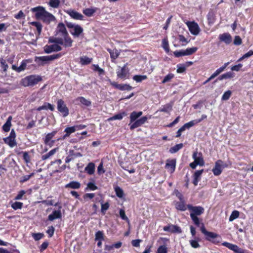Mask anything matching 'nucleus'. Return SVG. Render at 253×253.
Returning <instances> with one entry per match:
<instances>
[{
  "mask_svg": "<svg viewBox=\"0 0 253 253\" xmlns=\"http://www.w3.org/2000/svg\"><path fill=\"white\" fill-rule=\"evenodd\" d=\"M42 77L38 75L27 76L22 79L20 84L24 87H33L42 81Z\"/></svg>",
  "mask_w": 253,
  "mask_h": 253,
  "instance_id": "nucleus-1",
  "label": "nucleus"
},
{
  "mask_svg": "<svg viewBox=\"0 0 253 253\" xmlns=\"http://www.w3.org/2000/svg\"><path fill=\"white\" fill-rule=\"evenodd\" d=\"M50 42L56 43L60 45H63L65 47H70L72 46L73 41L67 35L63 37H55L50 38L49 40Z\"/></svg>",
  "mask_w": 253,
  "mask_h": 253,
  "instance_id": "nucleus-2",
  "label": "nucleus"
},
{
  "mask_svg": "<svg viewBox=\"0 0 253 253\" xmlns=\"http://www.w3.org/2000/svg\"><path fill=\"white\" fill-rule=\"evenodd\" d=\"M201 231L206 236L207 240L214 244H218L221 242V237L216 233L207 231L203 223H202Z\"/></svg>",
  "mask_w": 253,
  "mask_h": 253,
  "instance_id": "nucleus-3",
  "label": "nucleus"
},
{
  "mask_svg": "<svg viewBox=\"0 0 253 253\" xmlns=\"http://www.w3.org/2000/svg\"><path fill=\"white\" fill-rule=\"evenodd\" d=\"M227 167V165L221 160H218L215 163V166L212 171L215 176L220 175L223 168Z\"/></svg>",
  "mask_w": 253,
  "mask_h": 253,
  "instance_id": "nucleus-4",
  "label": "nucleus"
},
{
  "mask_svg": "<svg viewBox=\"0 0 253 253\" xmlns=\"http://www.w3.org/2000/svg\"><path fill=\"white\" fill-rule=\"evenodd\" d=\"M186 24L188 27L189 31L192 35L197 36L199 34L201 30L197 23L194 21H187Z\"/></svg>",
  "mask_w": 253,
  "mask_h": 253,
  "instance_id": "nucleus-5",
  "label": "nucleus"
},
{
  "mask_svg": "<svg viewBox=\"0 0 253 253\" xmlns=\"http://www.w3.org/2000/svg\"><path fill=\"white\" fill-rule=\"evenodd\" d=\"M119 68L117 71L118 77L123 80L127 79L129 77V69L127 67V65L125 64L123 67Z\"/></svg>",
  "mask_w": 253,
  "mask_h": 253,
  "instance_id": "nucleus-6",
  "label": "nucleus"
},
{
  "mask_svg": "<svg viewBox=\"0 0 253 253\" xmlns=\"http://www.w3.org/2000/svg\"><path fill=\"white\" fill-rule=\"evenodd\" d=\"M58 110L65 117L69 115V109L67 107L64 101L62 99H59L57 102Z\"/></svg>",
  "mask_w": 253,
  "mask_h": 253,
  "instance_id": "nucleus-7",
  "label": "nucleus"
},
{
  "mask_svg": "<svg viewBox=\"0 0 253 253\" xmlns=\"http://www.w3.org/2000/svg\"><path fill=\"white\" fill-rule=\"evenodd\" d=\"M68 35L65 25L62 23H60L58 24L56 30V37H63Z\"/></svg>",
  "mask_w": 253,
  "mask_h": 253,
  "instance_id": "nucleus-8",
  "label": "nucleus"
},
{
  "mask_svg": "<svg viewBox=\"0 0 253 253\" xmlns=\"http://www.w3.org/2000/svg\"><path fill=\"white\" fill-rule=\"evenodd\" d=\"M187 207L188 209L192 211L190 214H193L195 216L201 215L204 211V208L202 207H193L190 205H188Z\"/></svg>",
  "mask_w": 253,
  "mask_h": 253,
  "instance_id": "nucleus-9",
  "label": "nucleus"
},
{
  "mask_svg": "<svg viewBox=\"0 0 253 253\" xmlns=\"http://www.w3.org/2000/svg\"><path fill=\"white\" fill-rule=\"evenodd\" d=\"M192 158L194 160V162L200 166H203L204 165V161L202 155L201 153H198L196 151L193 153Z\"/></svg>",
  "mask_w": 253,
  "mask_h": 253,
  "instance_id": "nucleus-10",
  "label": "nucleus"
},
{
  "mask_svg": "<svg viewBox=\"0 0 253 253\" xmlns=\"http://www.w3.org/2000/svg\"><path fill=\"white\" fill-rule=\"evenodd\" d=\"M66 13L72 18L76 20H83L84 16L80 13L72 9L67 10Z\"/></svg>",
  "mask_w": 253,
  "mask_h": 253,
  "instance_id": "nucleus-11",
  "label": "nucleus"
},
{
  "mask_svg": "<svg viewBox=\"0 0 253 253\" xmlns=\"http://www.w3.org/2000/svg\"><path fill=\"white\" fill-rule=\"evenodd\" d=\"M78 127V126H73L66 127L64 130L66 132L65 134L62 137L58 138L57 141L65 139L67 137H68L71 133L75 132Z\"/></svg>",
  "mask_w": 253,
  "mask_h": 253,
  "instance_id": "nucleus-12",
  "label": "nucleus"
},
{
  "mask_svg": "<svg viewBox=\"0 0 253 253\" xmlns=\"http://www.w3.org/2000/svg\"><path fill=\"white\" fill-rule=\"evenodd\" d=\"M218 38L221 42H224L226 44H229L232 41L231 36L228 33L219 35Z\"/></svg>",
  "mask_w": 253,
  "mask_h": 253,
  "instance_id": "nucleus-13",
  "label": "nucleus"
},
{
  "mask_svg": "<svg viewBox=\"0 0 253 253\" xmlns=\"http://www.w3.org/2000/svg\"><path fill=\"white\" fill-rule=\"evenodd\" d=\"M31 11L35 12V16L37 19H40L42 18L45 11L44 8L42 6H38L31 9Z\"/></svg>",
  "mask_w": 253,
  "mask_h": 253,
  "instance_id": "nucleus-14",
  "label": "nucleus"
},
{
  "mask_svg": "<svg viewBox=\"0 0 253 253\" xmlns=\"http://www.w3.org/2000/svg\"><path fill=\"white\" fill-rule=\"evenodd\" d=\"M56 130L53 131L51 133H49L46 134L45 139H44V143L46 144L49 145L51 147L53 144L55 142V140L50 141L51 139L57 133Z\"/></svg>",
  "mask_w": 253,
  "mask_h": 253,
  "instance_id": "nucleus-15",
  "label": "nucleus"
},
{
  "mask_svg": "<svg viewBox=\"0 0 253 253\" xmlns=\"http://www.w3.org/2000/svg\"><path fill=\"white\" fill-rule=\"evenodd\" d=\"M176 166V160L174 159L168 160L167 161L165 168L170 173H172L175 170Z\"/></svg>",
  "mask_w": 253,
  "mask_h": 253,
  "instance_id": "nucleus-16",
  "label": "nucleus"
},
{
  "mask_svg": "<svg viewBox=\"0 0 253 253\" xmlns=\"http://www.w3.org/2000/svg\"><path fill=\"white\" fill-rule=\"evenodd\" d=\"M61 206L59 207V210L54 211L53 212L48 215V218L50 221H53L55 219L61 218L62 216L61 210Z\"/></svg>",
  "mask_w": 253,
  "mask_h": 253,
  "instance_id": "nucleus-17",
  "label": "nucleus"
},
{
  "mask_svg": "<svg viewBox=\"0 0 253 253\" xmlns=\"http://www.w3.org/2000/svg\"><path fill=\"white\" fill-rule=\"evenodd\" d=\"M164 230L165 231H169L172 233H181L180 228L177 225H171L166 226L164 227Z\"/></svg>",
  "mask_w": 253,
  "mask_h": 253,
  "instance_id": "nucleus-18",
  "label": "nucleus"
},
{
  "mask_svg": "<svg viewBox=\"0 0 253 253\" xmlns=\"http://www.w3.org/2000/svg\"><path fill=\"white\" fill-rule=\"evenodd\" d=\"M41 20L45 22L49 23L51 21H54L55 18L52 14L45 10Z\"/></svg>",
  "mask_w": 253,
  "mask_h": 253,
  "instance_id": "nucleus-19",
  "label": "nucleus"
},
{
  "mask_svg": "<svg viewBox=\"0 0 253 253\" xmlns=\"http://www.w3.org/2000/svg\"><path fill=\"white\" fill-rule=\"evenodd\" d=\"M83 32V28L79 25H76V26L70 31L71 34L75 37H78Z\"/></svg>",
  "mask_w": 253,
  "mask_h": 253,
  "instance_id": "nucleus-20",
  "label": "nucleus"
},
{
  "mask_svg": "<svg viewBox=\"0 0 253 253\" xmlns=\"http://www.w3.org/2000/svg\"><path fill=\"white\" fill-rule=\"evenodd\" d=\"M85 171L90 175L93 174L95 171V165L93 163H89L86 166L84 169Z\"/></svg>",
  "mask_w": 253,
  "mask_h": 253,
  "instance_id": "nucleus-21",
  "label": "nucleus"
},
{
  "mask_svg": "<svg viewBox=\"0 0 253 253\" xmlns=\"http://www.w3.org/2000/svg\"><path fill=\"white\" fill-rule=\"evenodd\" d=\"M107 51L110 53L112 60H115L120 54V51L116 48L113 49L108 48Z\"/></svg>",
  "mask_w": 253,
  "mask_h": 253,
  "instance_id": "nucleus-22",
  "label": "nucleus"
},
{
  "mask_svg": "<svg viewBox=\"0 0 253 253\" xmlns=\"http://www.w3.org/2000/svg\"><path fill=\"white\" fill-rule=\"evenodd\" d=\"M80 63L82 65H86L90 64L92 61V58H89L86 56H82L80 58Z\"/></svg>",
  "mask_w": 253,
  "mask_h": 253,
  "instance_id": "nucleus-23",
  "label": "nucleus"
},
{
  "mask_svg": "<svg viewBox=\"0 0 253 253\" xmlns=\"http://www.w3.org/2000/svg\"><path fill=\"white\" fill-rule=\"evenodd\" d=\"M47 109H49L52 111L54 110V107L52 105H51V104H50L49 103H44L43 105L39 107L37 109V110L40 111L42 110H47Z\"/></svg>",
  "mask_w": 253,
  "mask_h": 253,
  "instance_id": "nucleus-24",
  "label": "nucleus"
},
{
  "mask_svg": "<svg viewBox=\"0 0 253 253\" xmlns=\"http://www.w3.org/2000/svg\"><path fill=\"white\" fill-rule=\"evenodd\" d=\"M175 206L176 209L178 210L184 211L186 210V207L184 203V200L175 202Z\"/></svg>",
  "mask_w": 253,
  "mask_h": 253,
  "instance_id": "nucleus-25",
  "label": "nucleus"
},
{
  "mask_svg": "<svg viewBox=\"0 0 253 253\" xmlns=\"http://www.w3.org/2000/svg\"><path fill=\"white\" fill-rule=\"evenodd\" d=\"M142 115V112L140 111L136 112L135 111L132 112L130 115V123H132L135 121L137 118L140 117Z\"/></svg>",
  "mask_w": 253,
  "mask_h": 253,
  "instance_id": "nucleus-26",
  "label": "nucleus"
},
{
  "mask_svg": "<svg viewBox=\"0 0 253 253\" xmlns=\"http://www.w3.org/2000/svg\"><path fill=\"white\" fill-rule=\"evenodd\" d=\"M76 100L80 102V103L85 106H90L91 104L90 101L85 99L84 97H79L76 99Z\"/></svg>",
  "mask_w": 253,
  "mask_h": 253,
  "instance_id": "nucleus-27",
  "label": "nucleus"
},
{
  "mask_svg": "<svg viewBox=\"0 0 253 253\" xmlns=\"http://www.w3.org/2000/svg\"><path fill=\"white\" fill-rule=\"evenodd\" d=\"M81 186L80 183L78 181H72L65 185L66 188L79 189Z\"/></svg>",
  "mask_w": 253,
  "mask_h": 253,
  "instance_id": "nucleus-28",
  "label": "nucleus"
},
{
  "mask_svg": "<svg viewBox=\"0 0 253 253\" xmlns=\"http://www.w3.org/2000/svg\"><path fill=\"white\" fill-rule=\"evenodd\" d=\"M11 120H12V117L9 116L8 118L6 123L3 125V126H2V128L4 131L8 132L9 131V130L10 129V126H11Z\"/></svg>",
  "mask_w": 253,
  "mask_h": 253,
  "instance_id": "nucleus-29",
  "label": "nucleus"
},
{
  "mask_svg": "<svg viewBox=\"0 0 253 253\" xmlns=\"http://www.w3.org/2000/svg\"><path fill=\"white\" fill-rule=\"evenodd\" d=\"M58 150V148H56L53 149H52L50 150L48 153L47 154L43 155L42 157V160H45L46 159H49L50 157L53 156L55 154V153Z\"/></svg>",
  "mask_w": 253,
  "mask_h": 253,
  "instance_id": "nucleus-30",
  "label": "nucleus"
},
{
  "mask_svg": "<svg viewBox=\"0 0 253 253\" xmlns=\"http://www.w3.org/2000/svg\"><path fill=\"white\" fill-rule=\"evenodd\" d=\"M4 141L5 143L8 144L10 147H13L16 145L15 139L8 136L4 139Z\"/></svg>",
  "mask_w": 253,
  "mask_h": 253,
  "instance_id": "nucleus-31",
  "label": "nucleus"
},
{
  "mask_svg": "<svg viewBox=\"0 0 253 253\" xmlns=\"http://www.w3.org/2000/svg\"><path fill=\"white\" fill-rule=\"evenodd\" d=\"M96 8H87L84 9L83 12L86 16L91 17L96 12Z\"/></svg>",
  "mask_w": 253,
  "mask_h": 253,
  "instance_id": "nucleus-32",
  "label": "nucleus"
},
{
  "mask_svg": "<svg viewBox=\"0 0 253 253\" xmlns=\"http://www.w3.org/2000/svg\"><path fill=\"white\" fill-rule=\"evenodd\" d=\"M127 115V114L123 112L121 113L116 114L114 116H113L112 117H110L108 119V121H112V120H122L124 117L126 116Z\"/></svg>",
  "mask_w": 253,
  "mask_h": 253,
  "instance_id": "nucleus-33",
  "label": "nucleus"
},
{
  "mask_svg": "<svg viewBox=\"0 0 253 253\" xmlns=\"http://www.w3.org/2000/svg\"><path fill=\"white\" fill-rule=\"evenodd\" d=\"M183 145L182 143L178 144L175 145L174 146L170 148L169 149V152L171 153H176L178 150L181 149L183 147Z\"/></svg>",
  "mask_w": 253,
  "mask_h": 253,
  "instance_id": "nucleus-34",
  "label": "nucleus"
},
{
  "mask_svg": "<svg viewBox=\"0 0 253 253\" xmlns=\"http://www.w3.org/2000/svg\"><path fill=\"white\" fill-rule=\"evenodd\" d=\"M200 122V120H193L185 124L183 126L184 127L185 129L186 128H189L192 126H193L194 125L198 124Z\"/></svg>",
  "mask_w": 253,
  "mask_h": 253,
  "instance_id": "nucleus-35",
  "label": "nucleus"
},
{
  "mask_svg": "<svg viewBox=\"0 0 253 253\" xmlns=\"http://www.w3.org/2000/svg\"><path fill=\"white\" fill-rule=\"evenodd\" d=\"M31 24L33 26H34L36 27L38 35H40L42 32V24L38 22H32L31 23Z\"/></svg>",
  "mask_w": 253,
  "mask_h": 253,
  "instance_id": "nucleus-36",
  "label": "nucleus"
},
{
  "mask_svg": "<svg viewBox=\"0 0 253 253\" xmlns=\"http://www.w3.org/2000/svg\"><path fill=\"white\" fill-rule=\"evenodd\" d=\"M198 50V48L196 47H193L191 48H188L184 50L186 56L190 55L193 53H194L195 52L197 51Z\"/></svg>",
  "mask_w": 253,
  "mask_h": 253,
  "instance_id": "nucleus-37",
  "label": "nucleus"
},
{
  "mask_svg": "<svg viewBox=\"0 0 253 253\" xmlns=\"http://www.w3.org/2000/svg\"><path fill=\"white\" fill-rule=\"evenodd\" d=\"M115 191L116 195L119 198H122L124 196V191L123 189L119 186H116L115 188Z\"/></svg>",
  "mask_w": 253,
  "mask_h": 253,
  "instance_id": "nucleus-38",
  "label": "nucleus"
},
{
  "mask_svg": "<svg viewBox=\"0 0 253 253\" xmlns=\"http://www.w3.org/2000/svg\"><path fill=\"white\" fill-rule=\"evenodd\" d=\"M147 78L146 75H135L133 77V79L137 82H140Z\"/></svg>",
  "mask_w": 253,
  "mask_h": 253,
  "instance_id": "nucleus-39",
  "label": "nucleus"
},
{
  "mask_svg": "<svg viewBox=\"0 0 253 253\" xmlns=\"http://www.w3.org/2000/svg\"><path fill=\"white\" fill-rule=\"evenodd\" d=\"M233 77V73L231 72H227L218 78L219 80H222L223 79L231 78Z\"/></svg>",
  "mask_w": 253,
  "mask_h": 253,
  "instance_id": "nucleus-40",
  "label": "nucleus"
},
{
  "mask_svg": "<svg viewBox=\"0 0 253 253\" xmlns=\"http://www.w3.org/2000/svg\"><path fill=\"white\" fill-rule=\"evenodd\" d=\"M60 4L59 0H49V5L53 8H57Z\"/></svg>",
  "mask_w": 253,
  "mask_h": 253,
  "instance_id": "nucleus-41",
  "label": "nucleus"
},
{
  "mask_svg": "<svg viewBox=\"0 0 253 253\" xmlns=\"http://www.w3.org/2000/svg\"><path fill=\"white\" fill-rule=\"evenodd\" d=\"M50 61L49 56H44L37 57L36 59V61L37 63H40L42 62H47Z\"/></svg>",
  "mask_w": 253,
  "mask_h": 253,
  "instance_id": "nucleus-42",
  "label": "nucleus"
},
{
  "mask_svg": "<svg viewBox=\"0 0 253 253\" xmlns=\"http://www.w3.org/2000/svg\"><path fill=\"white\" fill-rule=\"evenodd\" d=\"M104 240V235L102 231H98L95 233V241H102Z\"/></svg>",
  "mask_w": 253,
  "mask_h": 253,
  "instance_id": "nucleus-43",
  "label": "nucleus"
},
{
  "mask_svg": "<svg viewBox=\"0 0 253 253\" xmlns=\"http://www.w3.org/2000/svg\"><path fill=\"white\" fill-rule=\"evenodd\" d=\"M162 47L167 52H169V45L168 41L165 39L162 41Z\"/></svg>",
  "mask_w": 253,
  "mask_h": 253,
  "instance_id": "nucleus-44",
  "label": "nucleus"
},
{
  "mask_svg": "<svg viewBox=\"0 0 253 253\" xmlns=\"http://www.w3.org/2000/svg\"><path fill=\"white\" fill-rule=\"evenodd\" d=\"M239 216V212L237 211H233L229 217V221H232L233 220L238 218Z\"/></svg>",
  "mask_w": 253,
  "mask_h": 253,
  "instance_id": "nucleus-45",
  "label": "nucleus"
},
{
  "mask_svg": "<svg viewBox=\"0 0 253 253\" xmlns=\"http://www.w3.org/2000/svg\"><path fill=\"white\" fill-rule=\"evenodd\" d=\"M157 253H168V248L166 245L160 246L157 250Z\"/></svg>",
  "mask_w": 253,
  "mask_h": 253,
  "instance_id": "nucleus-46",
  "label": "nucleus"
},
{
  "mask_svg": "<svg viewBox=\"0 0 253 253\" xmlns=\"http://www.w3.org/2000/svg\"><path fill=\"white\" fill-rule=\"evenodd\" d=\"M132 87L131 86H130L129 85L126 84H120L118 89L121 90H130L132 89Z\"/></svg>",
  "mask_w": 253,
  "mask_h": 253,
  "instance_id": "nucleus-47",
  "label": "nucleus"
},
{
  "mask_svg": "<svg viewBox=\"0 0 253 253\" xmlns=\"http://www.w3.org/2000/svg\"><path fill=\"white\" fill-rule=\"evenodd\" d=\"M34 175V173H32L29 175L23 176L20 178L19 181L20 183H24V182L28 181Z\"/></svg>",
  "mask_w": 253,
  "mask_h": 253,
  "instance_id": "nucleus-48",
  "label": "nucleus"
},
{
  "mask_svg": "<svg viewBox=\"0 0 253 253\" xmlns=\"http://www.w3.org/2000/svg\"><path fill=\"white\" fill-rule=\"evenodd\" d=\"M23 203L19 202H15L11 205V207L14 210L21 209L22 207Z\"/></svg>",
  "mask_w": 253,
  "mask_h": 253,
  "instance_id": "nucleus-49",
  "label": "nucleus"
},
{
  "mask_svg": "<svg viewBox=\"0 0 253 253\" xmlns=\"http://www.w3.org/2000/svg\"><path fill=\"white\" fill-rule=\"evenodd\" d=\"M236 253H246V251L243 249L240 248L237 245H234L232 250Z\"/></svg>",
  "mask_w": 253,
  "mask_h": 253,
  "instance_id": "nucleus-50",
  "label": "nucleus"
},
{
  "mask_svg": "<svg viewBox=\"0 0 253 253\" xmlns=\"http://www.w3.org/2000/svg\"><path fill=\"white\" fill-rule=\"evenodd\" d=\"M236 253H246V251L243 249L240 248L237 245H234L232 250Z\"/></svg>",
  "mask_w": 253,
  "mask_h": 253,
  "instance_id": "nucleus-51",
  "label": "nucleus"
},
{
  "mask_svg": "<svg viewBox=\"0 0 253 253\" xmlns=\"http://www.w3.org/2000/svg\"><path fill=\"white\" fill-rule=\"evenodd\" d=\"M232 94V92L230 90L225 91L222 96V100H227L229 99Z\"/></svg>",
  "mask_w": 253,
  "mask_h": 253,
  "instance_id": "nucleus-52",
  "label": "nucleus"
},
{
  "mask_svg": "<svg viewBox=\"0 0 253 253\" xmlns=\"http://www.w3.org/2000/svg\"><path fill=\"white\" fill-rule=\"evenodd\" d=\"M190 245L193 248H198L200 247V245L197 240H191L189 241Z\"/></svg>",
  "mask_w": 253,
  "mask_h": 253,
  "instance_id": "nucleus-53",
  "label": "nucleus"
},
{
  "mask_svg": "<svg viewBox=\"0 0 253 253\" xmlns=\"http://www.w3.org/2000/svg\"><path fill=\"white\" fill-rule=\"evenodd\" d=\"M174 77V75L172 74H169L168 75H167L163 80L162 81L163 84H165L167 82H169L171 79H172Z\"/></svg>",
  "mask_w": 253,
  "mask_h": 253,
  "instance_id": "nucleus-54",
  "label": "nucleus"
},
{
  "mask_svg": "<svg viewBox=\"0 0 253 253\" xmlns=\"http://www.w3.org/2000/svg\"><path fill=\"white\" fill-rule=\"evenodd\" d=\"M27 63L25 61H23L21 63L20 66L16 69V71L20 72L26 69Z\"/></svg>",
  "mask_w": 253,
  "mask_h": 253,
  "instance_id": "nucleus-55",
  "label": "nucleus"
},
{
  "mask_svg": "<svg viewBox=\"0 0 253 253\" xmlns=\"http://www.w3.org/2000/svg\"><path fill=\"white\" fill-rule=\"evenodd\" d=\"M59 44L55 43V44L50 45L53 51H59L62 50V48L61 46Z\"/></svg>",
  "mask_w": 253,
  "mask_h": 253,
  "instance_id": "nucleus-56",
  "label": "nucleus"
},
{
  "mask_svg": "<svg viewBox=\"0 0 253 253\" xmlns=\"http://www.w3.org/2000/svg\"><path fill=\"white\" fill-rule=\"evenodd\" d=\"M1 67L3 69L4 71H6L8 68V65L6 64L5 60L1 59L0 60Z\"/></svg>",
  "mask_w": 253,
  "mask_h": 253,
  "instance_id": "nucleus-57",
  "label": "nucleus"
},
{
  "mask_svg": "<svg viewBox=\"0 0 253 253\" xmlns=\"http://www.w3.org/2000/svg\"><path fill=\"white\" fill-rule=\"evenodd\" d=\"M185 52L184 50H179V51H175L173 52V54L176 57H179L182 56H186V55H185Z\"/></svg>",
  "mask_w": 253,
  "mask_h": 253,
  "instance_id": "nucleus-58",
  "label": "nucleus"
},
{
  "mask_svg": "<svg viewBox=\"0 0 253 253\" xmlns=\"http://www.w3.org/2000/svg\"><path fill=\"white\" fill-rule=\"evenodd\" d=\"M203 171H204L203 169H201L199 170L196 171L193 175L194 178L200 179L201 176L202 174L203 173Z\"/></svg>",
  "mask_w": 253,
  "mask_h": 253,
  "instance_id": "nucleus-59",
  "label": "nucleus"
},
{
  "mask_svg": "<svg viewBox=\"0 0 253 253\" xmlns=\"http://www.w3.org/2000/svg\"><path fill=\"white\" fill-rule=\"evenodd\" d=\"M97 172L99 175L105 172V170L103 169V163L102 162L100 163L97 168Z\"/></svg>",
  "mask_w": 253,
  "mask_h": 253,
  "instance_id": "nucleus-60",
  "label": "nucleus"
},
{
  "mask_svg": "<svg viewBox=\"0 0 253 253\" xmlns=\"http://www.w3.org/2000/svg\"><path fill=\"white\" fill-rule=\"evenodd\" d=\"M9 25L6 23L0 24V33L6 31Z\"/></svg>",
  "mask_w": 253,
  "mask_h": 253,
  "instance_id": "nucleus-61",
  "label": "nucleus"
},
{
  "mask_svg": "<svg viewBox=\"0 0 253 253\" xmlns=\"http://www.w3.org/2000/svg\"><path fill=\"white\" fill-rule=\"evenodd\" d=\"M120 215L122 219L128 221V218L125 214V211L124 210H120L119 211Z\"/></svg>",
  "mask_w": 253,
  "mask_h": 253,
  "instance_id": "nucleus-62",
  "label": "nucleus"
},
{
  "mask_svg": "<svg viewBox=\"0 0 253 253\" xmlns=\"http://www.w3.org/2000/svg\"><path fill=\"white\" fill-rule=\"evenodd\" d=\"M32 236L36 241H38L43 237L42 233H33Z\"/></svg>",
  "mask_w": 253,
  "mask_h": 253,
  "instance_id": "nucleus-63",
  "label": "nucleus"
},
{
  "mask_svg": "<svg viewBox=\"0 0 253 253\" xmlns=\"http://www.w3.org/2000/svg\"><path fill=\"white\" fill-rule=\"evenodd\" d=\"M14 17L17 19H20L21 18L24 19L25 17V15L24 14L22 10L19 11L18 14L15 15Z\"/></svg>",
  "mask_w": 253,
  "mask_h": 253,
  "instance_id": "nucleus-64",
  "label": "nucleus"
}]
</instances>
